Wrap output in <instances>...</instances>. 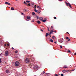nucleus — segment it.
I'll use <instances>...</instances> for the list:
<instances>
[{"instance_id": "1", "label": "nucleus", "mask_w": 76, "mask_h": 76, "mask_svg": "<svg viewBox=\"0 0 76 76\" xmlns=\"http://www.w3.org/2000/svg\"><path fill=\"white\" fill-rule=\"evenodd\" d=\"M19 62L18 61L15 62V66H19Z\"/></svg>"}, {"instance_id": "2", "label": "nucleus", "mask_w": 76, "mask_h": 76, "mask_svg": "<svg viewBox=\"0 0 76 76\" xmlns=\"http://www.w3.org/2000/svg\"><path fill=\"white\" fill-rule=\"evenodd\" d=\"M58 41H59V42H61V43H62V42H63L64 40H63V39H59L58 40Z\"/></svg>"}, {"instance_id": "3", "label": "nucleus", "mask_w": 76, "mask_h": 76, "mask_svg": "<svg viewBox=\"0 0 76 76\" xmlns=\"http://www.w3.org/2000/svg\"><path fill=\"white\" fill-rule=\"evenodd\" d=\"M5 56H9V52L7 51H5Z\"/></svg>"}, {"instance_id": "4", "label": "nucleus", "mask_w": 76, "mask_h": 76, "mask_svg": "<svg viewBox=\"0 0 76 76\" xmlns=\"http://www.w3.org/2000/svg\"><path fill=\"white\" fill-rule=\"evenodd\" d=\"M25 61L26 63H28L30 61L29 60V59L28 58H26L25 59Z\"/></svg>"}, {"instance_id": "5", "label": "nucleus", "mask_w": 76, "mask_h": 76, "mask_svg": "<svg viewBox=\"0 0 76 76\" xmlns=\"http://www.w3.org/2000/svg\"><path fill=\"white\" fill-rule=\"evenodd\" d=\"M66 6H69L71 8H72V6H71V5H70V3L66 2Z\"/></svg>"}, {"instance_id": "6", "label": "nucleus", "mask_w": 76, "mask_h": 76, "mask_svg": "<svg viewBox=\"0 0 76 76\" xmlns=\"http://www.w3.org/2000/svg\"><path fill=\"white\" fill-rule=\"evenodd\" d=\"M5 4H8V5H10V3L8 2H6Z\"/></svg>"}, {"instance_id": "7", "label": "nucleus", "mask_w": 76, "mask_h": 76, "mask_svg": "<svg viewBox=\"0 0 76 76\" xmlns=\"http://www.w3.org/2000/svg\"><path fill=\"white\" fill-rule=\"evenodd\" d=\"M63 72V73H66V72H68V71H66V70H63L62 71Z\"/></svg>"}, {"instance_id": "8", "label": "nucleus", "mask_w": 76, "mask_h": 76, "mask_svg": "<svg viewBox=\"0 0 76 76\" xmlns=\"http://www.w3.org/2000/svg\"><path fill=\"white\" fill-rule=\"evenodd\" d=\"M27 19H31V17L29 16H27Z\"/></svg>"}, {"instance_id": "9", "label": "nucleus", "mask_w": 76, "mask_h": 76, "mask_svg": "<svg viewBox=\"0 0 76 76\" xmlns=\"http://www.w3.org/2000/svg\"><path fill=\"white\" fill-rule=\"evenodd\" d=\"M31 68L33 69H35V66H34L33 67L31 66Z\"/></svg>"}, {"instance_id": "10", "label": "nucleus", "mask_w": 76, "mask_h": 76, "mask_svg": "<svg viewBox=\"0 0 76 76\" xmlns=\"http://www.w3.org/2000/svg\"><path fill=\"white\" fill-rule=\"evenodd\" d=\"M49 35V34L48 33H46V36H45V37H47Z\"/></svg>"}, {"instance_id": "11", "label": "nucleus", "mask_w": 76, "mask_h": 76, "mask_svg": "<svg viewBox=\"0 0 76 76\" xmlns=\"http://www.w3.org/2000/svg\"><path fill=\"white\" fill-rule=\"evenodd\" d=\"M11 10H14L15 8H13V7H11Z\"/></svg>"}, {"instance_id": "12", "label": "nucleus", "mask_w": 76, "mask_h": 76, "mask_svg": "<svg viewBox=\"0 0 76 76\" xmlns=\"http://www.w3.org/2000/svg\"><path fill=\"white\" fill-rule=\"evenodd\" d=\"M6 72L7 73H9V71L8 70H6Z\"/></svg>"}, {"instance_id": "13", "label": "nucleus", "mask_w": 76, "mask_h": 76, "mask_svg": "<svg viewBox=\"0 0 76 76\" xmlns=\"http://www.w3.org/2000/svg\"><path fill=\"white\" fill-rule=\"evenodd\" d=\"M63 68H67V66L66 65H64V66L63 67Z\"/></svg>"}, {"instance_id": "14", "label": "nucleus", "mask_w": 76, "mask_h": 76, "mask_svg": "<svg viewBox=\"0 0 76 76\" xmlns=\"http://www.w3.org/2000/svg\"><path fill=\"white\" fill-rule=\"evenodd\" d=\"M37 23H38V24H40L41 23V22L39 21V20L37 21Z\"/></svg>"}, {"instance_id": "15", "label": "nucleus", "mask_w": 76, "mask_h": 76, "mask_svg": "<svg viewBox=\"0 0 76 76\" xmlns=\"http://www.w3.org/2000/svg\"><path fill=\"white\" fill-rule=\"evenodd\" d=\"M46 20H42L43 22H46Z\"/></svg>"}, {"instance_id": "16", "label": "nucleus", "mask_w": 76, "mask_h": 76, "mask_svg": "<svg viewBox=\"0 0 76 76\" xmlns=\"http://www.w3.org/2000/svg\"><path fill=\"white\" fill-rule=\"evenodd\" d=\"M50 42H53V40L52 39H50Z\"/></svg>"}, {"instance_id": "17", "label": "nucleus", "mask_w": 76, "mask_h": 76, "mask_svg": "<svg viewBox=\"0 0 76 76\" xmlns=\"http://www.w3.org/2000/svg\"><path fill=\"white\" fill-rule=\"evenodd\" d=\"M24 3L25 4H26V5H27V3L25 2V1H24Z\"/></svg>"}, {"instance_id": "18", "label": "nucleus", "mask_w": 76, "mask_h": 76, "mask_svg": "<svg viewBox=\"0 0 76 76\" xmlns=\"http://www.w3.org/2000/svg\"><path fill=\"white\" fill-rule=\"evenodd\" d=\"M37 13H41V12L39 11L38 10H37Z\"/></svg>"}, {"instance_id": "19", "label": "nucleus", "mask_w": 76, "mask_h": 76, "mask_svg": "<svg viewBox=\"0 0 76 76\" xmlns=\"http://www.w3.org/2000/svg\"><path fill=\"white\" fill-rule=\"evenodd\" d=\"M42 19H43V18H40V20H42Z\"/></svg>"}, {"instance_id": "20", "label": "nucleus", "mask_w": 76, "mask_h": 76, "mask_svg": "<svg viewBox=\"0 0 76 76\" xmlns=\"http://www.w3.org/2000/svg\"><path fill=\"white\" fill-rule=\"evenodd\" d=\"M26 2H27V3H30V1L27 0L26 1Z\"/></svg>"}, {"instance_id": "21", "label": "nucleus", "mask_w": 76, "mask_h": 76, "mask_svg": "<svg viewBox=\"0 0 76 76\" xmlns=\"http://www.w3.org/2000/svg\"><path fill=\"white\" fill-rule=\"evenodd\" d=\"M36 7H37V6L36 5H35L34 6V8L36 9Z\"/></svg>"}, {"instance_id": "22", "label": "nucleus", "mask_w": 76, "mask_h": 76, "mask_svg": "<svg viewBox=\"0 0 76 76\" xmlns=\"http://www.w3.org/2000/svg\"><path fill=\"white\" fill-rule=\"evenodd\" d=\"M32 14L33 15H35V12H33L32 13Z\"/></svg>"}, {"instance_id": "23", "label": "nucleus", "mask_w": 76, "mask_h": 76, "mask_svg": "<svg viewBox=\"0 0 76 76\" xmlns=\"http://www.w3.org/2000/svg\"><path fill=\"white\" fill-rule=\"evenodd\" d=\"M34 11L35 12H37V10L35 9H34Z\"/></svg>"}, {"instance_id": "24", "label": "nucleus", "mask_w": 76, "mask_h": 76, "mask_svg": "<svg viewBox=\"0 0 76 76\" xmlns=\"http://www.w3.org/2000/svg\"><path fill=\"white\" fill-rule=\"evenodd\" d=\"M54 19H57V18H56V17H54Z\"/></svg>"}, {"instance_id": "25", "label": "nucleus", "mask_w": 76, "mask_h": 76, "mask_svg": "<svg viewBox=\"0 0 76 76\" xmlns=\"http://www.w3.org/2000/svg\"><path fill=\"white\" fill-rule=\"evenodd\" d=\"M67 51L68 52V53H70V50H67Z\"/></svg>"}, {"instance_id": "26", "label": "nucleus", "mask_w": 76, "mask_h": 76, "mask_svg": "<svg viewBox=\"0 0 76 76\" xmlns=\"http://www.w3.org/2000/svg\"><path fill=\"white\" fill-rule=\"evenodd\" d=\"M46 76H49V75H48V74H50V73H48V74H46Z\"/></svg>"}, {"instance_id": "27", "label": "nucleus", "mask_w": 76, "mask_h": 76, "mask_svg": "<svg viewBox=\"0 0 76 76\" xmlns=\"http://www.w3.org/2000/svg\"><path fill=\"white\" fill-rule=\"evenodd\" d=\"M0 63H1V59L0 58Z\"/></svg>"}, {"instance_id": "28", "label": "nucleus", "mask_w": 76, "mask_h": 76, "mask_svg": "<svg viewBox=\"0 0 76 76\" xmlns=\"http://www.w3.org/2000/svg\"><path fill=\"white\" fill-rule=\"evenodd\" d=\"M50 31L52 33H53V32H54V31H53V30H51V31Z\"/></svg>"}, {"instance_id": "29", "label": "nucleus", "mask_w": 76, "mask_h": 76, "mask_svg": "<svg viewBox=\"0 0 76 76\" xmlns=\"http://www.w3.org/2000/svg\"><path fill=\"white\" fill-rule=\"evenodd\" d=\"M32 22H34V20H32L31 21Z\"/></svg>"}, {"instance_id": "30", "label": "nucleus", "mask_w": 76, "mask_h": 76, "mask_svg": "<svg viewBox=\"0 0 76 76\" xmlns=\"http://www.w3.org/2000/svg\"><path fill=\"white\" fill-rule=\"evenodd\" d=\"M61 76H64V75L63 74H61Z\"/></svg>"}, {"instance_id": "31", "label": "nucleus", "mask_w": 76, "mask_h": 76, "mask_svg": "<svg viewBox=\"0 0 76 76\" xmlns=\"http://www.w3.org/2000/svg\"><path fill=\"white\" fill-rule=\"evenodd\" d=\"M66 39H69V37H66Z\"/></svg>"}, {"instance_id": "32", "label": "nucleus", "mask_w": 76, "mask_h": 76, "mask_svg": "<svg viewBox=\"0 0 76 76\" xmlns=\"http://www.w3.org/2000/svg\"><path fill=\"white\" fill-rule=\"evenodd\" d=\"M55 76H58L57 74H56L55 75Z\"/></svg>"}, {"instance_id": "33", "label": "nucleus", "mask_w": 76, "mask_h": 76, "mask_svg": "<svg viewBox=\"0 0 76 76\" xmlns=\"http://www.w3.org/2000/svg\"><path fill=\"white\" fill-rule=\"evenodd\" d=\"M54 38H55L54 36H53V37H52V38H53V39H54Z\"/></svg>"}, {"instance_id": "34", "label": "nucleus", "mask_w": 76, "mask_h": 76, "mask_svg": "<svg viewBox=\"0 0 76 76\" xmlns=\"http://www.w3.org/2000/svg\"><path fill=\"white\" fill-rule=\"evenodd\" d=\"M18 53V51L16 50L15 51V53Z\"/></svg>"}, {"instance_id": "35", "label": "nucleus", "mask_w": 76, "mask_h": 76, "mask_svg": "<svg viewBox=\"0 0 76 76\" xmlns=\"http://www.w3.org/2000/svg\"><path fill=\"white\" fill-rule=\"evenodd\" d=\"M36 18H37V19H38V16H37L36 17Z\"/></svg>"}, {"instance_id": "36", "label": "nucleus", "mask_w": 76, "mask_h": 76, "mask_svg": "<svg viewBox=\"0 0 76 76\" xmlns=\"http://www.w3.org/2000/svg\"><path fill=\"white\" fill-rule=\"evenodd\" d=\"M40 31L42 32H43V30L42 29H40Z\"/></svg>"}, {"instance_id": "37", "label": "nucleus", "mask_w": 76, "mask_h": 76, "mask_svg": "<svg viewBox=\"0 0 76 76\" xmlns=\"http://www.w3.org/2000/svg\"><path fill=\"white\" fill-rule=\"evenodd\" d=\"M60 47L61 48H62V46H60Z\"/></svg>"}, {"instance_id": "38", "label": "nucleus", "mask_w": 76, "mask_h": 76, "mask_svg": "<svg viewBox=\"0 0 76 76\" xmlns=\"http://www.w3.org/2000/svg\"><path fill=\"white\" fill-rule=\"evenodd\" d=\"M48 31H50V29H49V28H48Z\"/></svg>"}, {"instance_id": "39", "label": "nucleus", "mask_w": 76, "mask_h": 76, "mask_svg": "<svg viewBox=\"0 0 76 76\" xmlns=\"http://www.w3.org/2000/svg\"><path fill=\"white\" fill-rule=\"evenodd\" d=\"M39 9H41V7H39Z\"/></svg>"}, {"instance_id": "40", "label": "nucleus", "mask_w": 76, "mask_h": 76, "mask_svg": "<svg viewBox=\"0 0 76 76\" xmlns=\"http://www.w3.org/2000/svg\"><path fill=\"white\" fill-rule=\"evenodd\" d=\"M0 55L1 56H2V55H3V53H1V54H0Z\"/></svg>"}, {"instance_id": "41", "label": "nucleus", "mask_w": 76, "mask_h": 76, "mask_svg": "<svg viewBox=\"0 0 76 76\" xmlns=\"http://www.w3.org/2000/svg\"><path fill=\"white\" fill-rule=\"evenodd\" d=\"M51 28L53 29V26H51Z\"/></svg>"}, {"instance_id": "42", "label": "nucleus", "mask_w": 76, "mask_h": 76, "mask_svg": "<svg viewBox=\"0 0 76 76\" xmlns=\"http://www.w3.org/2000/svg\"><path fill=\"white\" fill-rule=\"evenodd\" d=\"M12 50H13V49H14V48H13V47H12Z\"/></svg>"}, {"instance_id": "43", "label": "nucleus", "mask_w": 76, "mask_h": 76, "mask_svg": "<svg viewBox=\"0 0 76 76\" xmlns=\"http://www.w3.org/2000/svg\"><path fill=\"white\" fill-rule=\"evenodd\" d=\"M7 46H9V44H7Z\"/></svg>"}, {"instance_id": "44", "label": "nucleus", "mask_w": 76, "mask_h": 76, "mask_svg": "<svg viewBox=\"0 0 76 76\" xmlns=\"http://www.w3.org/2000/svg\"><path fill=\"white\" fill-rule=\"evenodd\" d=\"M43 73L44 74V73H45V71H43V73Z\"/></svg>"}, {"instance_id": "45", "label": "nucleus", "mask_w": 76, "mask_h": 76, "mask_svg": "<svg viewBox=\"0 0 76 76\" xmlns=\"http://www.w3.org/2000/svg\"><path fill=\"white\" fill-rule=\"evenodd\" d=\"M39 7V6H38L37 7V8H38Z\"/></svg>"}, {"instance_id": "46", "label": "nucleus", "mask_w": 76, "mask_h": 76, "mask_svg": "<svg viewBox=\"0 0 76 76\" xmlns=\"http://www.w3.org/2000/svg\"><path fill=\"white\" fill-rule=\"evenodd\" d=\"M54 43L55 44H56V42H54Z\"/></svg>"}, {"instance_id": "47", "label": "nucleus", "mask_w": 76, "mask_h": 76, "mask_svg": "<svg viewBox=\"0 0 76 76\" xmlns=\"http://www.w3.org/2000/svg\"><path fill=\"white\" fill-rule=\"evenodd\" d=\"M50 34H52V33L50 31Z\"/></svg>"}, {"instance_id": "48", "label": "nucleus", "mask_w": 76, "mask_h": 76, "mask_svg": "<svg viewBox=\"0 0 76 76\" xmlns=\"http://www.w3.org/2000/svg\"><path fill=\"white\" fill-rule=\"evenodd\" d=\"M49 35H50V37H51V34H50Z\"/></svg>"}, {"instance_id": "49", "label": "nucleus", "mask_w": 76, "mask_h": 76, "mask_svg": "<svg viewBox=\"0 0 76 76\" xmlns=\"http://www.w3.org/2000/svg\"><path fill=\"white\" fill-rule=\"evenodd\" d=\"M59 1H62V0H59Z\"/></svg>"}, {"instance_id": "50", "label": "nucleus", "mask_w": 76, "mask_h": 76, "mask_svg": "<svg viewBox=\"0 0 76 76\" xmlns=\"http://www.w3.org/2000/svg\"><path fill=\"white\" fill-rule=\"evenodd\" d=\"M4 46H5V47H6V44Z\"/></svg>"}, {"instance_id": "51", "label": "nucleus", "mask_w": 76, "mask_h": 76, "mask_svg": "<svg viewBox=\"0 0 76 76\" xmlns=\"http://www.w3.org/2000/svg\"><path fill=\"white\" fill-rule=\"evenodd\" d=\"M75 55H76V53H75Z\"/></svg>"}, {"instance_id": "52", "label": "nucleus", "mask_w": 76, "mask_h": 76, "mask_svg": "<svg viewBox=\"0 0 76 76\" xmlns=\"http://www.w3.org/2000/svg\"><path fill=\"white\" fill-rule=\"evenodd\" d=\"M54 32H56V31H54Z\"/></svg>"}, {"instance_id": "53", "label": "nucleus", "mask_w": 76, "mask_h": 76, "mask_svg": "<svg viewBox=\"0 0 76 76\" xmlns=\"http://www.w3.org/2000/svg\"><path fill=\"white\" fill-rule=\"evenodd\" d=\"M68 41H70V39H69Z\"/></svg>"}, {"instance_id": "54", "label": "nucleus", "mask_w": 76, "mask_h": 76, "mask_svg": "<svg viewBox=\"0 0 76 76\" xmlns=\"http://www.w3.org/2000/svg\"><path fill=\"white\" fill-rule=\"evenodd\" d=\"M28 5H29L30 6H31V5H30V4H29Z\"/></svg>"}, {"instance_id": "55", "label": "nucleus", "mask_w": 76, "mask_h": 76, "mask_svg": "<svg viewBox=\"0 0 76 76\" xmlns=\"http://www.w3.org/2000/svg\"><path fill=\"white\" fill-rule=\"evenodd\" d=\"M74 70H75V69H74L73 70H72V71H74Z\"/></svg>"}, {"instance_id": "56", "label": "nucleus", "mask_w": 76, "mask_h": 76, "mask_svg": "<svg viewBox=\"0 0 76 76\" xmlns=\"http://www.w3.org/2000/svg\"><path fill=\"white\" fill-rule=\"evenodd\" d=\"M66 34H69V32H66Z\"/></svg>"}, {"instance_id": "57", "label": "nucleus", "mask_w": 76, "mask_h": 76, "mask_svg": "<svg viewBox=\"0 0 76 76\" xmlns=\"http://www.w3.org/2000/svg\"><path fill=\"white\" fill-rule=\"evenodd\" d=\"M22 15H23V13H22Z\"/></svg>"}, {"instance_id": "58", "label": "nucleus", "mask_w": 76, "mask_h": 76, "mask_svg": "<svg viewBox=\"0 0 76 76\" xmlns=\"http://www.w3.org/2000/svg\"><path fill=\"white\" fill-rule=\"evenodd\" d=\"M26 20H27V21H28V20H27V19H26Z\"/></svg>"}, {"instance_id": "59", "label": "nucleus", "mask_w": 76, "mask_h": 76, "mask_svg": "<svg viewBox=\"0 0 76 76\" xmlns=\"http://www.w3.org/2000/svg\"><path fill=\"white\" fill-rule=\"evenodd\" d=\"M16 0V1H17L18 0Z\"/></svg>"}, {"instance_id": "60", "label": "nucleus", "mask_w": 76, "mask_h": 76, "mask_svg": "<svg viewBox=\"0 0 76 76\" xmlns=\"http://www.w3.org/2000/svg\"><path fill=\"white\" fill-rule=\"evenodd\" d=\"M41 75H42V73L41 74Z\"/></svg>"}, {"instance_id": "61", "label": "nucleus", "mask_w": 76, "mask_h": 76, "mask_svg": "<svg viewBox=\"0 0 76 76\" xmlns=\"http://www.w3.org/2000/svg\"><path fill=\"white\" fill-rule=\"evenodd\" d=\"M43 29H44V28H43Z\"/></svg>"}]
</instances>
